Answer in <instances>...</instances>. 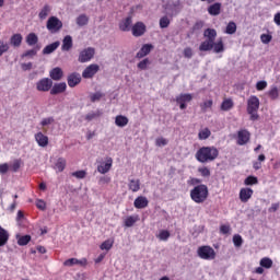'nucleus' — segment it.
<instances>
[{
    "label": "nucleus",
    "instance_id": "nucleus-37",
    "mask_svg": "<svg viewBox=\"0 0 280 280\" xmlns=\"http://www.w3.org/2000/svg\"><path fill=\"white\" fill-rule=\"evenodd\" d=\"M114 244H115V240L108 238L101 244L100 248H101V250H110V248H113Z\"/></svg>",
    "mask_w": 280,
    "mask_h": 280
},
{
    "label": "nucleus",
    "instance_id": "nucleus-27",
    "mask_svg": "<svg viewBox=\"0 0 280 280\" xmlns=\"http://www.w3.org/2000/svg\"><path fill=\"white\" fill-rule=\"evenodd\" d=\"M23 43V35H21L20 33L13 34L10 38V45H12V47H21Z\"/></svg>",
    "mask_w": 280,
    "mask_h": 280
},
{
    "label": "nucleus",
    "instance_id": "nucleus-49",
    "mask_svg": "<svg viewBox=\"0 0 280 280\" xmlns=\"http://www.w3.org/2000/svg\"><path fill=\"white\" fill-rule=\"evenodd\" d=\"M148 65H150V59L145 58L138 63V69H140V71H145V69H148Z\"/></svg>",
    "mask_w": 280,
    "mask_h": 280
},
{
    "label": "nucleus",
    "instance_id": "nucleus-40",
    "mask_svg": "<svg viewBox=\"0 0 280 280\" xmlns=\"http://www.w3.org/2000/svg\"><path fill=\"white\" fill-rule=\"evenodd\" d=\"M10 51V44L8 42L0 39V58L3 54H8Z\"/></svg>",
    "mask_w": 280,
    "mask_h": 280
},
{
    "label": "nucleus",
    "instance_id": "nucleus-3",
    "mask_svg": "<svg viewBox=\"0 0 280 280\" xmlns=\"http://www.w3.org/2000/svg\"><path fill=\"white\" fill-rule=\"evenodd\" d=\"M208 198L209 187L205 184L197 185L190 190V199L192 202H196V205L207 202Z\"/></svg>",
    "mask_w": 280,
    "mask_h": 280
},
{
    "label": "nucleus",
    "instance_id": "nucleus-31",
    "mask_svg": "<svg viewBox=\"0 0 280 280\" xmlns=\"http://www.w3.org/2000/svg\"><path fill=\"white\" fill-rule=\"evenodd\" d=\"M26 44L30 47H34V45H37L38 44V35H36V33H30L26 36Z\"/></svg>",
    "mask_w": 280,
    "mask_h": 280
},
{
    "label": "nucleus",
    "instance_id": "nucleus-53",
    "mask_svg": "<svg viewBox=\"0 0 280 280\" xmlns=\"http://www.w3.org/2000/svg\"><path fill=\"white\" fill-rule=\"evenodd\" d=\"M268 88V82L266 81H258L256 83V91H265Z\"/></svg>",
    "mask_w": 280,
    "mask_h": 280
},
{
    "label": "nucleus",
    "instance_id": "nucleus-22",
    "mask_svg": "<svg viewBox=\"0 0 280 280\" xmlns=\"http://www.w3.org/2000/svg\"><path fill=\"white\" fill-rule=\"evenodd\" d=\"M132 27V16H127L119 23L120 32H130Z\"/></svg>",
    "mask_w": 280,
    "mask_h": 280
},
{
    "label": "nucleus",
    "instance_id": "nucleus-50",
    "mask_svg": "<svg viewBox=\"0 0 280 280\" xmlns=\"http://www.w3.org/2000/svg\"><path fill=\"white\" fill-rule=\"evenodd\" d=\"M167 143H168L167 139H165L163 137L156 138V140H155V145L158 148H163V147L167 145Z\"/></svg>",
    "mask_w": 280,
    "mask_h": 280
},
{
    "label": "nucleus",
    "instance_id": "nucleus-8",
    "mask_svg": "<svg viewBox=\"0 0 280 280\" xmlns=\"http://www.w3.org/2000/svg\"><path fill=\"white\" fill-rule=\"evenodd\" d=\"M98 71L100 66L96 63H92L83 70L82 78H84L85 80H91V78H94Z\"/></svg>",
    "mask_w": 280,
    "mask_h": 280
},
{
    "label": "nucleus",
    "instance_id": "nucleus-32",
    "mask_svg": "<svg viewBox=\"0 0 280 280\" xmlns=\"http://www.w3.org/2000/svg\"><path fill=\"white\" fill-rule=\"evenodd\" d=\"M211 137V130L209 128H203L199 130L198 139L199 141H207Z\"/></svg>",
    "mask_w": 280,
    "mask_h": 280
},
{
    "label": "nucleus",
    "instance_id": "nucleus-54",
    "mask_svg": "<svg viewBox=\"0 0 280 280\" xmlns=\"http://www.w3.org/2000/svg\"><path fill=\"white\" fill-rule=\"evenodd\" d=\"M104 97V94L96 92L90 96L91 102H100Z\"/></svg>",
    "mask_w": 280,
    "mask_h": 280
},
{
    "label": "nucleus",
    "instance_id": "nucleus-38",
    "mask_svg": "<svg viewBox=\"0 0 280 280\" xmlns=\"http://www.w3.org/2000/svg\"><path fill=\"white\" fill-rule=\"evenodd\" d=\"M77 25L79 27H84V25H89V16L86 14H81L77 18Z\"/></svg>",
    "mask_w": 280,
    "mask_h": 280
},
{
    "label": "nucleus",
    "instance_id": "nucleus-41",
    "mask_svg": "<svg viewBox=\"0 0 280 280\" xmlns=\"http://www.w3.org/2000/svg\"><path fill=\"white\" fill-rule=\"evenodd\" d=\"M260 266L261 268H266L267 270L272 267V259L268 257H264L260 259Z\"/></svg>",
    "mask_w": 280,
    "mask_h": 280
},
{
    "label": "nucleus",
    "instance_id": "nucleus-46",
    "mask_svg": "<svg viewBox=\"0 0 280 280\" xmlns=\"http://www.w3.org/2000/svg\"><path fill=\"white\" fill-rule=\"evenodd\" d=\"M187 185H189L190 187H197V185H202V179L197 177H190L187 180Z\"/></svg>",
    "mask_w": 280,
    "mask_h": 280
},
{
    "label": "nucleus",
    "instance_id": "nucleus-43",
    "mask_svg": "<svg viewBox=\"0 0 280 280\" xmlns=\"http://www.w3.org/2000/svg\"><path fill=\"white\" fill-rule=\"evenodd\" d=\"M198 172L200 173V176H202L203 178H209V176H211V170H209V167L207 166L199 167Z\"/></svg>",
    "mask_w": 280,
    "mask_h": 280
},
{
    "label": "nucleus",
    "instance_id": "nucleus-15",
    "mask_svg": "<svg viewBox=\"0 0 280 280\" xmlns=\"http://www.w3.org/2000/svg\"><path fill=\"white\" fill-rule=\"evenodd\" d=\"M145 24L143 22H137L132 27H131V32H132V36L139 37V36H143V34H145Z\"/></svg>",
    "mask_w": 280,
    "mask_h": 280
},
{
    "label": "nucleus",
    "instance_id": "nucleus-39",
    "mask_svg": "<svg viewBox=\"0 0 280 280\" xmlns=\"http://www.w3.org/2000/svg\"><path fill=\"white\" fill-rule=\"evenodd\" d=\"M235 32H237V24L235 22H229L225 27V34L233 35Z\"/></svg>",
    "mask_w": 280,
    "mask_h": 280
},
{
    "label": "nucleus",
    "instance_id": "nucleus-55",
    "mask_svg": "<svg viewBox=\"0 0 280 280\" xmlns=\"http://www.w3.org/2000/svg\"><path fill=\"white\" fill-rule=\"evenodd\" d=\"M260 40H261V43H264V45H268V43H270V40H272V35L262 34L260 36Z\"/></svg>",
    "mask_w": 280,
    "mask_h": 280
},
{
    "label": "nucleus",
    "instance_id": "nucleus-18",
    "mask_svg": "<svg viewBox=\"0 0 280 280\" xmlns=\"http://www.w3.org/2000/svg\"><path fill=\"white\" fill-rule=\"evenodd\" d=\"M253 188H241L240 190V200L241 202H248L253 198Z\"/></svg>",
    "mask_w": 280,
    "mask_h": 280
},
{
    "label": "nucleus",
    "instance_id": "nucleus-26",
    "mask_svg": "<svg viewBox=\"0 0 280 280\" xmlns=\"http://www.w3.org/2000/svg\"><path fill=\"white\" fill-rule=\"evenodd\" d=\"M129 191L137 194L141 189V180L140 179H129L128 184Z\"/></svg>",
    "mask_w": 280,
    "mask_h": 280
},
{
    "label": "nucleus",
    "instance_id": "nucleus-58",
    "mask_svg": "<svg viewBox=\"0 0 280 280\" xmlns=\"http://www.w3.org/2000/svg\"><path fill=\"white\" fill-rule=\"evenodd\" d=\"M36 54H38V51L36 49H30V50H26L24 54H23V58H32L33 56H36Z\"/></svg>",
    "mask_w": 280,
    "mask_h": 280
},
{
    "label": "nucleus",
    "instance_id": "nucleus-17",
    "mask_svg": "<svg viewBox=\"0 0 280 280\" xmlns=\"http://www.w3.org/2000/svg\"><path fill=\"white\" fill-rule=\"evenodd\" d=\"M112 167H113V158H107L106 163H101L97 166V172H100V174H108Z\"/></svg>",
    "mask_w": 280,
    "mask_h": 280
},
{
    "label": "nucleus",
    "instance_id": "nucleus-64",
    "mask_svg": "<svg viewBox=\"0 0 280 280\" xmlns=\"http://www.w3.org/2000/svg\"><path fill=\"white\" fill-rule=\"evenodd\" d=\"M273 21L276 25H280V12L275 15Z\"/></svg>",
    "mask_w": 280,
    "mask_h": 280
},
{
    "label": "nucleus",
    "instance_id": "nucleus-52",
    "mask_svg": "<svg viewBox=\"0 0 280 280\" xmlns=\"http://www.w3.org/2000/svg\"><path fill=\"white\" fill-rule=\"evenodd\" d=\"M21 160H14L11 165V172H19V170H21Z\"/></svg>",
    "mask_w": 280,
    "mask_h": 280
},
{
    "label": "nucleus",
    "instance_id": "nucleus-7",
    "mask_svg": "<svg viewBox=\"0 0 280 280\" xmlns=\"http://www.w3.org/2000/svg\"><path fill=\"white\" fill-rule=\"evenodd\" d=\"M51 86H54V81L49 78H43L36 83V90L40 93H47L51 91Z\"/></svg>",
    "mask_w": 280,
    "mask_h": 280
},
{
    "label": "nucleus",
    "instance_id": "nucleus-61",
    "mask_svg": "<svg viewBox=\"0 0 280 280\" xmlns=\"http://www.w3.org/2000/svg\"><path fill=\"white\" fill-rule=\"evenodd\" d=\"M10 170V165L8 163L0 164V174H8Z\"/></svg>",
    "mask_w": 280,
    "mask_h": 280
},
{
    "label": "nucleus",
    "instance_id": "nucleus-47",
    "mask_svg": "<svg viewBox=\"0 0 280 280\" xmlns=\"http://www.w3.org/2000/svg\"><path fill=\"white\" fill-rule=\"evenodd\" d=\"M159 240H161L162 242H167V240H170V231L167 230H162L159 235H158Z\"/></svg>",
    "mask_w": 280,
    "mask_h": 280
},
{
    "label": "nucleus",
    "instance_id": "nucleus-36",
    "mask_svg": "<svg viewBox=\"0 0 280 280\" xmlns=\"http://www.w3.org/2000/svg\"><path fill=\"white\" fill-rule=\"evenodd\" d=\"M55 167L57 172H65V167H67V160H65L63 158H59L57 160V163L55 164Z\"/></svg>",
    "mask_w": 280,
    "mask_h": 280
},
{
    "label": "nucleus",
    "instance_id": "nucleus-1",
    "mask_svg": "<svg viewBox=\"0 0 280 280\" xmlns=\"http://www.w3.org/2000/svg\"><path fill=\"white\" fill-rule=\"evenodd\" d=\"M203 37L206 40L199 45V51H211V49H213L214 54H222L224 51V42L222 38L215 42V38H218V31L215 28H206L203 31Z\"/></svg>",
    "mask_w": 280,
    "mask_h": 280
},
{
    "label": "nucleus",
    "instance_id": "nucleus-19",
    "mask_svg": "<svg viewBox=\"0 0 280 280\" xmlns=\"http://www.w3.org/2000/svg\"><path fill=\"white\" fill-rule=\"evenodd\" d=\"M150 205V201L148 200V197L139 196L133 201V207L136 209H145Z\"/></svg>",
    "mask_w": 280,
    "mask_h": 280
},
{
    "label": "nucleus",
    "instance_id": "nucleus-42",
    "mask_svg": "<svg viewBox=\"0 0 280 280\" xmlns=\"http://www.w3.org/2000/svg\"><path fill=\"white\" fill-rule=\"evenodd\" d=\"M201 112L207 113L209 108H213V100H208L200 104Z\"/></svg>",
    "mask_w": 280,
    "mask_h": 280
},
{
    "label": "nucleus",
    "instance_id": "nucleus-11",
    "mask_svg": "<svg viewBox=\"0 0 280 280\" xmlns=\"http://www.w3.org/2000/svg\"><path fill=\"white\" fill-rule=\"evenodd\" d=\"M194 96L191 94H179L176 96L175 102L179 105L180 110L187 108V103L191 102Z\"/></svg>",
    "mask_w": 280,
    "mask_h": 280
},
{
    "label": "nucleus",
    "instance_id": "nucleus-6",
    "mask_svg": "<svg viewBox=\"0 0 280 280\" xmlns=\"http://www.w3.org/2000/svg\"><path fill=\"white\" fill-rule=\"evenodd\" d=\"M46 27L50 34H58V32L62 30V21H60V19L57 16H50L47 20Z\"/></svg>",
    "mask_w": 280,
    "mask_h": 280
},
{
    "label": "nucleus",
    "instance_id": "nucleus-16",
    "mask_svg": "<svg viewBox=\"0 0 280 280\" xmlns=\"http://www.w3.org/2000/svg\"><path fill=\"white\" fill-rule=\"evenodd\" d=\"M67 91V83L61 82V83H55L50 88V95H60V93H65Z\"/></svg>",
    "mask_w": 280,
    "mask_h": 280
},
{
    "label": "nucleus",
    "instance_id": "nucleus-35",
    "mask_svg": "<svg viewBox=\"0 0 280 280\" xmlns=\"http://www.w3.org/2000/svg\"><path fill=\"white\" fill-rule=\"evenodd\" d=\"M49 12H51V7H49L48 4L44 5V8L40 10L38 16L42 21H45V19H47V16H49Z\"/></svg>",
    "mask_w": 280,
    "mask_h": 280
},
{
    "label": "nucleus",
    "instance_id": "nucleus-25",
    "mask_svg": "<svg viewBox=\"0 0 280 280\" xmlns=\"http://www.w3.org/2000/svg\"><path fill=\"white\" fill-rule=\"evenodd\" d=\"M59 47H60V42H55V43H52V44L47 45V46L43 49L42 54H43L44 56H49V54H54V51H56V49H58Z\"/></svg>",
    "mask_w": 280,
    "mask_h": 280
},
{
    "label": "nucleus",
    "instance_id": "nucleus-9",
    "mask_svg": "<svg viewBox=\"0 0 280 280\" xmlns=\"http://www.w3.org/2000/svg\"><path fill=\"white\" fill-rule=\"evenodd\" d=\"M93 56H95V49L92 47L85 48L83 49L80 54H79V58L78 60L82 63L84 62H89L91 61V59L93 58Z\"/></svg>",
    "mask_w": 280,
    "mask_h": 280
},
{
    "label": "nucleus",
    "instance_id": "nucleus-2",
    "mask_svg": "<svg viewBox=\"0 0 280 280\" xmlns=\"http://www.w3.org/2000/svg\"><path fill=\"white\" fill-rule=\"evenodd\" d=\"M218 156H220V150H218V148L214 145L201 147L195 154V159L198 161V163H213Z\"/></svg>",
    "mask_w": 280,
    "mask_h": 280
},
{
    "label": "nucleus",
    "instance_id": "nucleus-13",
    "mask_svg": "<svg viewBox=\"0 0 280 280\" xmlns=\"http://www.w3.org/2000/svg\"><path fill=\"white\" fill-rule=\"evenodd\" d=\"M89 264V261L86 260V258H82V259H78V258H70V259H67L65 262H63V266L68 267V268H71L72 266H81V267H84Z\"/></svg>",
    "mask_w": 280,
    "mask_h": 280
},
{
    "label": "nucleus",
    "instance_id": "nucleus-14",
    "mask_svg": "<svg viewBox=\"0 0 280 280\" xmlns=\"http://www.w3.org/2000/svg\"><path fill=\"white\" fill-rule=\"evenodd\" d=\"M35 141L39 148H47L49 145V137L45 136L42 131L35 133Z\"/></svg>",
    "mask_w": 280,
    "mask_h": 280
},
{
    "label": "nucleus",
    "instance_id": "nucleus-30",
    "mask_svg": "<svg viewBox=\"0 0 280 280\" xmlns=\"http://www.w3.org/2000/svg\"><path fill=\"white\" fill-rule=\"evenodd\" d=\"M19 246H27L32 242V236L30 234L16 236Z\"/></svg>",
    "mask_w": 280,
    "mask_h": 280
},
{
    "label": "nucleus",
    "instance_id": "nucleus-21",
    "mask_svg": "<svg viewBox=\"0 0 280 280\" xmlns=\"http://www.w3.org/2000/svg\"><path fill=\"white\" fill-rule=\"evenodd\" d=\"M72 48H73V37H71V35H67L66 37H63L61 51H71Z\"/></svg>",
    "mask_w": 280,
    "mask_h": 280
},
{
    "label": "nucleus",
    "instance_id": "nucleus-28",
    "mask_svg": "<svg viewBox=\"0 0 280 280\" xmlns=\"http://www.w3.org/2000/svg\"><path fill=\"white\" fill-rule=\"evenodd\" d=\"M129 119L128 117L124 116V115H117L115 117V125L118 128H126V125L128 124Z\"/></svg>",
    "mask_w": 280,
    "mask_h": 280
},
{
    "label": "nucleus",
    "instance_id": "nucleus-59",
    "mask_svg": "<svg viewBox=\"0 0 280 280\" xmlns=\"http://www.w3.org/2000/svg\"><path fill=\"white\" fill-rule=\"evenodd\" d=\"M50 124H54V117L44 118L40 121V126H43V127L50 126Z\"/></svg>",
    "mask_w": 280,
    "mask_h": 280
},
{
    "label": "nucleus",
    "instance_id": "nucleus-33",
    "mask_svg": "<svg viewBox=\"0 0 280 280\" xmlns=\"http://www.w3.org/2000/svg\"><path fill=\"white\" fill-rule=\"evenodd\" d=\"M234 103L232 98H224L223 102L221 103V110H231L233 108Z\"/></svg>",
    "mask_w": 280,
    "mask_h": 280
},
{
    "label": "nucleus",
    "instance_id": "nucleus-60",
    "mask_svg": "<svg viewBox=\"0 0 280 280\" xmlns=\"http://www.w3.org/2000/svg\"><path fill=\"white\" fill-rule=\"evenodd\" d=\"M37 209H40L42 211H45L47 209V203L43 199L37 200L36 202Z\"/></svg>",
    "mask_w": 280,
    "mask_h": 280
},
{
    "label": "nucleus",
    "instance_id": "nucleus-10",
    "mask_svg": "<svg viewBox=\"0 0 280 280\" xmlns=\"http://www.w3.org/2000/svg\"><path fill=\"white\" fill-rule=\"evenodd\" d=\"M250 141V131L246 129H241L237 131V145H246Z\"/></svg>",
    "mask_w": 280,
    "mask_h": 280
},
{
    "label": "nucleus",
    "instance_id": "nucleus-34",
    "mask_svg": "<svg viewBox=\"0 0 280 280\" xmlns=\"http://www.w3.org/2000/svg\"><path fill=\"white\" fill-rule=\"evenodd\" d=\"M139 221V215H130L125 219V226L130 229V226H135V223Z\"/></svg>",
    "mask_w": 280,
    "mask_h": 280
},
{
    "label": "nucleus",
    "instance_id": "nucleus-23",
    "mask_svg": "<svg viewBox=\"0 0 280 280\" xmlns=\"http://www.w3.org/2000/svg\"><path fill=\"white\" fill-rule=\"evenodd\" d=\"M154 46L152 44H144L141 49L137 52L136 58H145L150 51H152Z\"/></svg>",
    "mask_w": 280,
    "mask_h": 280
},
{
    "label": "nucleus",
    "instance_id": "nucleus-24",
    "mask_svg": "<svg viewBox=\"0 0 280 280\" xmlns=\"http://www.w3.org/2000/svg\"><path fill=\"white\" fill-rule=\"evenodd\" d=\"M220 12H222V3L220 2L213 3L208 8L210 16H218Z\"/></svg>",
    "mask_w": 280,
    "mask_h": 280
},
{
    "label": "nucleus",
    "instance_id": "nucleus-20",
    "mask_svg": "<svg viewBox=\"0 0 280 280\" xmlns=\"http://www.w3.org/2000/svg\"><path fill=\"white\" fill-rule=\"evenodd\" d=\"M49 75H50L51 80H55L56 82H58V81L62 80L65 72H62V68L56 67L50 70Z\"/></svg>",
    "mask_w": 280,
    "mask_h": 280
},
{
    "label": "nucleus",
    "instance_id": "nucleus-56",
    "mask_svg": "<svg viewBox=\"0 0 280 280\" xmlns=\"http://www.w3.org/2000/svg\"><path fill=\"white\" fill-rule=\"evenodd\" d=\"M102 115L100 112L96 113H90L85 116L86 121H93V119H96V117H100Z\"/></svg>",
    "mask_w": 280,
    "mask_h": 280
},
{
    "label": "nucleus",
    "instance_id": "nucleus-44",
    "mask_svg": "<svg viewBox=\"0 0 280 280\" xmlns=\"http://www.w3.org/2000/svg\"><path fill=\"white\" fill-rule=\"evenodd\" d=\"M170 18H167V15H164L160 19V27L161 30H165L167 27H170Z\"/></svg>",
    "mask_w": 280,
    "mask_h": 280
},
{
    "label": "nucleus",
    "instance_id": "nucleus-29",
    "mask_svg": "<svg viewBox=\"0 0 280 280\" xmlns=\"http://www.w3.org/2000/svg\"><path fill=\"white\" fill-rule=\"evenodd\" d=\"M8 240H10V234L0 225V247L5 246L8 244Z\"/></svg>",
    "mask_w": 280,
    "mask_h": 280
},
{
    "label": "nucleus",
    "instance_id": "nucleus-63",
    "mask_svg": "<svg viewBox=\"0 0 280 280\" xmlns=\"http://www.w3.org/2000/svg\"><path fill=\"white\" fill-rule=\"evenodd\" d=\"M279 203H272L271 207L268 209L269 213H275L277 211H279Z\"/></svg>",
    "mask_w": 280,
    "mask_h": 280
},
{
    "label": "nucleus",
    "instance_id": "nucleus-62",
    "mask_svg": "<svg viewBox=\"0 0 280 280\" xmlns=\"http://www.w3.org/2000/svg\"><path fill=\"white\" fill-rule=\"evenodd\" d=\"M220 231H221V233H223V235H228V233H230V231H231V226H229V225H221L220 226Z\"/></svg>",
    "mask_w": 280,
    "mask_h": 280
},
{
    "label": "nucleus",
    "instance_id": "nucleus-5",
    "mask_svg": "<svg viewBox=\"0 0 280 280\" xmlns=\"http://www.w3.org/2000/svg\"><path fill=\"white\" fill-rule=\"evenodd\" d=\"M197 255L200 259H205L206 261H213V259H215V249L209 245H202L198 247Z\"/></svg>",
    "mask_w": 280,
    "mask_h": 280
},
{
    "label": "nucleus",
    "instance_id": "nucleus-45",
    "mask_svg": "<svg viewBox=\"0 0 280 280\" xmlns=\"http://www.w3.org/2000/svg\"><path fill=\"white\" fill-rule=\"evenodd\" d=\"M259 183V179H257L256 176L249 175L245 178L244 185H257Z\"/></svg>",
    "mask_w": 280,
    "mask_h": 280
},
{
    "label": "nucleus",
    "instance_id": "nucleus-48",
    "mask_svg": "<svg viewBox=\"0 0 280 280\" xmlns=\"http://www.w3.org/2000/svg\"><path fill=\"white\" fill-rule=\"evenodd\" d=\"M233 244H234V246H236V248H240V246H242V244H244V240H242V236L240 234H235L233 236Z\"/></svg>",
    "mask_w": 280,
    "mask_h": 280
},
{
    "label": "nucleus",
    "instance_id": "nucleus-12",
    "mask_svg": "<svg viewBox=\"0 0 280 280\" xmlns=\"http://www.w3.org/2000/svg\"><path fill=\"white\" fill-rule=\"evenodd\" d=\"M67 82H68V86H70V89H74V86H78V84H80V82H82V75H80V73H78V72H72L68 75Z\"/></svg>",
    "mask_w": 280,
    "mask_h": 280
},
{
    "label": "nucleus",
    "instance_id": "nucleus-57",
    "mask_svg": "<svg viewBox=\"0 0 280 280\" xmlns=\"http://www.w3.org/2000/svg\"><path fill=\"white\" fill-rule=\"evenodd\" d=\"M183 55H184V57L185 58H192V56H194V50L191 49V47H186L185 49H184V52H183Z\"/></svg>",
    "mask_w": 280,
    "mask_h": 280
},
{
    "label": "nucleus",
    "instance_id": "nucleus-4",
    "mask_svg": "<svg viewBox=\"0 0 280 280\" xmlns=\"http://www.w3.org/2000/svg\"><path fill=\"white\" fill-rule=\"evenodd\" d=\"M259 110V97L252 95L247 100V113L250 116V121H257L259 119V114L257 112Z\"/></svg>",
    "mask_w": 280,
    "mask_h": 280
},
{
    "label": "nucleus",
    "instance_id": "nucleus-51",
    "mask_svg": "<svg viewBox=\"0 0 280 280\" xmlns=\"http://www.w3.org/2000/svg\"><path fill=\"white\" fill-rule=\"evenodd\" d=\"M71 176L79 179L86 178V171H75L71 173Z\"/></svg>",
    "mask_w": 280,
    "mask_h": 280
}]
</instances>
